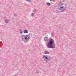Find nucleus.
<instances>
[{
  "instance_id": "nucleus-14",
  "label": "nucleus",
  "mask_w": 76,
  "mask_h": 76,
  "mask_svg": "<svg viewBox=\"0 0 76 76\" xmlns=\"http://www.w3.org/2000/svg\"><path fill=\"white\" fill-rule=\"evenodd\" d=\"M26 1H28V2H30V1H31V0H25Z\"/></svg>"
},
{
  "instance_id": "nucleus-9",
  "label": "nucleus",
  "mask_w": 76,
  "mask_h": 76,
  "mask_svg": "<svg viewBox=\"0 0 76 76\" xmlns=\"http://www.w3.org/2000/svg\"><path fill=\"white\" fill-rule=\"evenodd\" d=\"M28 31L27 30H25L23 32L25 34H28Z\"/></svg>"
},
{
  "instance_id": "nucleus-10",
  "label": "nucleus",
  "mask_w": 76,
  "mask_h": 76,
  "mask_svg": "<svg viewBox=\"0 0 76 76\" xmlns=\"http://www.w3.org/2000/svg\"><path fill=\"white\" fill-rule=\"evenodd\" d=\"M46 4L47 5V6H50V4L49 2L47 3Z\"/></svg>"
},
{
  "instance_id": "nucleus-4",
  "label": "nucleus",
  "mask_w": 76,
  "mask_h": 76,
  "mask_svg": "<svg viewBox=\"0 0 76 76\" xmlns=\"http://www.w3.org/2000/svg\"><path fill=\"white\" fill-rule=\"evenodd\" d=\"M21 37L23 41L25 43L28 42V41L25 39L26 35H22L21 36Z\"/></svg>"
},
{
  "instance_id": "nucleus-13",
  "label": "nucleus",
  "mask_w": 76,
  "mask_h": 76,
  "mask_svg": "<svg viewBox=\"0 0 76 76\" xmlns=\"http://www.w3.org/2000/svg\"><path fill=\"white\" fill-rule=\"evenodd\" d=\"M5 22L6 23H8L9 22V20H5Z\"/></svg>"
},
{
  "instance_id": "nucleus-3",
  "label": "nucleus",
  "mask_w": 76,
  "mask_h": 76,
  "mask_svg": "<svg viewBox=\"0 0 76 76\" xmlns=\"http://www.w3.org/2000/svg\"><path fill=\"white\" fill-rule=\"evenodd\" d=\"M59 7L60 8H58V9L60 10H61L60 11V12H64V11L66 10V9H67V7Z\"/></svg>"
},
{
  "instance_id": "nucleus-17",
  "label": "nucleus",
  "mask_w": 76,
  "mask_h": 76,
  "mask_svg": "<svg viewBox=\"0 0 76 76\" xmlns=\"http://www.w3.org/2000/svg\"><path fill=\"white\" fill-rule=\"evenodd\" d=\"M14 15L15 16H16V14L15 13L14 14Z\"/></svg>"
},
{
  "instance_id": "nucleus-11",
  "label": "nucleus",
  "mask_w": 76,
  "mask_h": 76,
  "mask_svg": "<svg viewBox=\"0 0 76 76\" xmlns=\"http://www.w3.org/2000/svg\"><path fill=\"white\" fill-rule=\"evenodd\" d=\"M34 15H35V13H32L31 14V16H32H32H34Z\"/></svg>"
},
{
  "instance_id": "nucleus-8",
  "label": "nucleus",
  "mask_w": 76,
  "mask_h": 76,
  "mask_svg": "<svg viewBox=\"0 0 76 76\" xmlns=\"http://www.w3.org/2000/svg\"><path fill=\"white\" fill-rule=\"evenodd\" d=\"M45 54H50V53H49V52L48 51H46L44 52Z\"/></svg>"
},
{
  "instance_id": "nucleus-6",
  "label": "nucleus",
  "mask_w": 76,
  "mask_h": 76,
  "mask_svg": "<svg viewBox=\"0 0 76 76\" xmlns=\"http://www.w3.org/2000/svg\"><path fill=\"white\" fill-rule=\"evenodd\" d=\"M25 39L26 41V40L29 41V39H30V36H29V34L26 35Z\"/></svg>"
},
{
  "instance_id": "nucleus-19",
  "label": "nucleus",
  "mask_w": 76,
  "mask_h": 76,
  "mask_svg": "<svg viewBox=\"0 0 76 76\" xmlns=\"http://www.w3.org/2000/svg\"><path fill=\"white\" fill-rule=\"evenodd\" d=\"M50 1H52L53 0H50Z\"/></svg>"
},
{
  "instance_id": "nucleus-5",
  "label": "nucleus",
  "mask_w": 76,
  "mask_h": 76,
  "mask_svg": "<svg viewBox=\"0 0 76 76\" xmlns=\"http://www.w3.org/2000/svg\"><path fill=\"white\" fill-rule=\"evenodd\" d=\"M58 7H67V4H59Z\"/></svg>"
},
{
  "instance_id": "nucleus-18",
  "label": "nucleus",
  "mask_w": 76,
  "mask_h": 76,
  "mask_svg": "<svg viewBox=\"0 0 76 76\" xmlns=\"http://www.w3.org/2000/svg\"><path fill=\"white\" fill-rule=\"evenodd\" d=\"M35 11H36V10H35L33 12H35Z\"/></svg>"
},
{
  "instance_id": "nucleus-16",
  "label": "nucleus",
  "mask_w": 76,
  "mask_h": 76,
  "mask_svg": "<svg viewBox=\"0 0 76 76\" xmlns=\"http://www.w3.org/2000/svg\"><path fill=\"white\" fill-rule=\"evenodd\" d=\"M51 35L52 36V37H54V35L53 34V33H51Z\"/></svg>"
},
{
  "instance_id": "nucleus-2",
  "label": "nucleus",
  "mask_w": 76,
  "mask_h": 76,
  "mask_svg": "<svg viewBox=\"0 0 76 76\" xmlns=\"http://www.w3.org/2000/svg\"><path fill=\"white\" fill-rule=\"evenodd\" d=\"M43 58L44 59L45 61H49L50 60H51V57L49 56V57H48V56H44Z\"/></svg>"
},
{
  "instance_id": "nucleus-15",
  "label": "nucleus",
  "mask_w": 76,
  "mask_h": 76,
  "mask_svg": "<svg viewBox=\"0 0 76 76\" xmlns=\"http://www.w3.org/2000/svg\"><path fill=\"white\" fill-rule=\"evenodd\" d=\"M36 73H37L38 74H39V71H36Z\"/></svg>"
},
{
  "instance_id": "nucleus-20",
  "label": "nucleus",
  "mask_w": 76,
  "mask_h": 76,
  "mask_svg": "<svg viewBox=\"0 0 76 76\" xmlns=\"http://www.w3.org/2000/svg\"><path fill=\"white\" fill-rule=\"evenodd\" d=\"M0 43H1L0 42Z\"/></svg>"
},
{
  "instance_id": "nucleus-12",
  "label": "nucleus",
  "mask_w": 76,
  "mask_h": 76,
  "mask_svg": "<svg viewBox=\"0 0 76 76\" xmlns=\"http://www.w3.org/2000/svg\"><path fill=\"white\" fill-rule=\"evenodd\" d=\"M19 30L20 31V34H22V30L21 29H20Z\"/></svg>"
},
{
  "instance_id": "nucleus-1",
  "label": "nucleus",
  "mask_w": 76,
  "mask_h": 76,
  "mask_svg": "<svg viewBox=\"0 0 76 76\" xmlns=\"http://www.w3.org/2000/svg\"><path fill=\"white\" fill-rule=\"evenodd\" d=\"M54 40L53 39H50L48 43L47 47L48 48L53 49L55 48V46H53V44H55Z\"/></svg>"
},
{
  "instance_id": "nucleus-7",
  "label": "nucleus",
  "mask_w": 76,
  "mask_h": 76,
  "mask_svg": "<svg viewBox=\"0 0 76 76\" xmlns=\"http://www.w3.org/2000/svg\"><path fill=\"white\" fill-rule=\"evenodd\" d=\"M44 40L45 41H48V38L47 37H45L44 38Z\"/></svg>"
}]
</instances>
